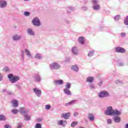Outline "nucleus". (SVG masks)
Returning a JSON list of instances; mask_svg holds the SVG:
<instances>
[{"label":"nucleus","instance_id":"obj_55","mask_svg":"<svg viewBox=\"0 0 128 128\" xmlns=\"http://www.w3.org/2000/svg\"><path fill=\"white\" fill-rule=\"evenodd\" d=\"M78 114L76 112H75L74 114V116H78Z\"/></svg>","mask_w":128,"mask_h":128},{"label":"nucleus","instance_id":"obj_15","mask_svg":"<svg viewBox=\"0 0 128 128\" xmlns=\"http://www.w3.org/2000/svg\"><path fill=\"white\" fill-rule=\"evenodd\" d=\"M70 116V112L64 113L62 114V118H64V120H68Z\"/></svg>","mask_w":128,"mask_h":128},{"label":"nucleus","instance_id":"obj_60","mask_svg":"<svg viewBox=\"0 0 128 128\" xmlns=\"http://www.w3.org/2000/svg\"><path fill=\"white\" fill-rule=\"evenodd\" d=\"M39 122H42V119H40Z\"/></svg>","mask_w":128,"mask_h":128},{"label":"nucleus","instance_id":"obj_22","mask_svg":"<svg viewBox=\"0 0 128 128\" xmlns=\"http://www.w3.org/2000/svg\"><path fill=\"white\" fill-rule=\"evenodd\" d=\"M76 100H72L68 103H66V104H65V106H72V104H76Z\"/></svg>","mask_w":128,"mask_h":128},{"label":"nucleus","instance_id":"obj_7","mask_svg":"<svg viewBox=\"0 0 128 128\" xmlns=\"http://www.w3.org/2000/svg\"><path fill=\"white\" fill-rule=\"evenodd\" d=\"M115 52H120V54H124L126 50L124 48H122L120 46H117L115 48Z\"/></svg>","mask_w":128,"mask_h":128},{"label":"nucleus","instance_id":"obj_50","mask_svg":"<svg viewBox=\"0 0 128 128\" xmlns=\"http://www.w3.org/2000/svg\"><path fill=\"white\" fill-rule=\"evenodd\" d=\"M20 60L24 62V56H20Z\"/></svg>","mask_w":128,"mask_h":128},{"label":"nucleus","instance_id":"obj_5","mask_svg":"<svg viewBox=\"0 0 128 128\" xmlns=\"http://www.w3.org/2000/svg\"><path fill=\"white\" fill-rule=\"evenodd\" d=\"M98 96L100 98H104L110 96V94L106 90H102L98 94Z\"/></svg>","mask_w":128,"mask_h":128},{"label":"nucleus","instance_id":"obj_12","mask_svg":"<svg viewBox=\"0 0 128 128\" xmlns=\"http://www.w3.org/2000/svg\"><path fill=\"white\" fill-rule=\"evenodd\" d=\"M12 40L14 42H18L22 40V35L15 34L12 37Z\"/></svg>","mask_w":128,"mask_h":128},{"label":"nucleus","instance_id":"obj_34","mask_svg":"<svg viewBox=\"0 0 128 128\" xmlns=\"http://www.w3.org/2000/svg\"><path fill=\"white\" fill-rule=\"evenodd\" d=\"M124 24L126 26H128V16L126 17L124 20Z\"/></svg>","mask_w":128,"mask_h":128},{"label":"nucleus","instance_id":"obj_43","mask_svg":"<svg viewBox=\"0 0 128 128\" xmlns=\"http://www.w3.org/2000/svg\"><path fill=\"white\" fill-rule=\"evenodd\" d=\"M112 119L107 120V124H112Z\"/></svg>","mask_w":128,"mask_h":128},{"label":"nucleus","instance_id":"obj_11","mask_svg":"<svg viewBox=\"0 0 128 128\" xmlns=\"http://www.w3.org/2000/svg\"><path fill=\"white\" fill-rule=\"evenodd\" d=\"M71 52L74 56H78V47H72L71 49Z\"/></svg>","mask_w":128,"mask_h":128},{"label":"nucleus","instance_id":"obj_54","mask_svg":"<svg viewBox=\"0 0 128 128\" xmlns=\"http://www.w3.org/2000/svg\"><path fill=\"white\" fill-rule=\"evenodd\" d=\"M22 128V126L21 124H18L17 128Z\"/></svg>","mask_w":128,"mask_h":128},{"label":"nucleus","instance_id":"obj_44","mask_svg":"<svg viewBox=\"0 0 128 128\" xmlns=\"http://www.w3.org/2000/svg\"><path fill=\"white\" fill-rule=\"evenodd\" d=\"M4 128H12V126H10V125L8 124H6L4 126Z\"/></svg>","mask_w":128,"mask_h":128},{"label":"nucleus","instance_id":"obj_53","mask_svg":"<svg viewBox=\"0 0 128 128\" xmlns=\"http://www.w3.org/2000/svg\"><path fill=\"white\" fill-rule=\"evenodd\" d=\"M70 58H66V62H70Z\"/></svg>","mask_w":128,"mask_h":128},{"label":"nucleus","instance_id":"obj_4","mask_svg":"<svg viewBox=\"0 0 128 128\" xmlns=\"http://www.w3.org/2000/svg\"><path fill=\"white\" fill-rule=\"evenodd\" d=\"M49 66L51 70H58L60 68V65L58 62L51 63Z\"/></svg>","mask_w":128,"mask_h":128},{"label":"nucleus","instance_id":"obj_58","mask_svg":"<svg viewBox=\"0 0 128 128\" xmlns=\"http://www.w3.org/2000/svg\"><path fill=\"white\" fill-rule=\"evenodd\" d=\"M2 91L4 92H6V89H3V90H2Z\"/></svg>","mask_w":128,"mask_h":128},{"label":"nucleus","instance_id":"obj_47","mask_svg":"<svg viewBox=\"0 0 128 128\" xmlns=\"http://www.w3.org/2000/svg\"><path fill=\"white\" fill-rule=\"evenodd\" d=\"M82 10H88V8L87 6H84L82 8Z\"/></svg>","mask_w":128,"mask_h":128},{"label":"nucleus","instance_id":"obj_2","mask_svg":"<svg viewBox=\"0 0 128 128\" xmlns=\"http://www.w3.org/2000/svg\"><path fill=\"white\" fill-rule=\"evenodd\" d=\"M28 109H26L24 107L20 108V112L21 114H23L24 120H30V116L28 114Z\"/></svg>","mask_w":128,"mask_h":128},{"label":"nucleus","instance_id":"obj_19","mask_svg":"<svg viewBox=\"0 0 128 128\" xmlns=\"http://www.w3.org/2000/svg\"><path fill=\"white\" fill-rule=\"evenodd\" d=\"M64 92L65 94H66L67 96H72V92H70V89L64 88Z\"/></svg>","mask_w":128,"mask_h":128},{"label":"nucleus","instance_id":"obj_42","mask_svg":"<svg viewBox=\"0 0 128 128\" xmlns=\"http://www.w3.org/2000/svg\"><path fill=\"white\" fill-rule=\"evenodd\" d=\"M12 114H18V110H16V109H13L12 110Z\"/></svg>","mask_w":128,"mask_h":128},{"label":"nucleus","instance_id":"obj_31","mask_svg":"<svg viewBox=\"0 0 128 128\" xmlns=\"http://www.w3.org/2000/svg\"><path fill=\"white\" fill-rule=\"evenodd\" d=\"M120 19V15H116V16L114 17V20L116 21V22H118V21Z\"/></svg>","mask_w":128,"mask_h":128},{"label":"nucleus","instance_id":"obj_57","mask_svg":"<svg viewBox=\"0 0 128 128\" xmlns=\"http://www.w3.org/2000/svg\"><path fill=\"white\" fill-rule=\"evenodd\" d=\"M125 128H128V123L125 124Z\"/></svg>","mask_w":128,"mask_h":128},{"label":"nucleus","instance_id":"obj_6","mask_svg":"<svg viewBox=\"0 0 128 128\" xmlns=\"http://www.w3.org/2000/svg\"><path fill=\"white\" fill-rule=\"evenodd\" d=\"M32 24L34 26H42V23L40 22V18L38 17H35L33 18L32 21Z\"/></svg>","mask_w":128,"mask_h":128},{"label":"nucleus","instance_id":"obj_62","mask_svg":"<svg viewBox=\"0 0 128 128\" xmlns=\"http://www.w3.org/2000/svg\"><path fill=\"white\" fill-rule=\"evenodd\" d=\"M65 122H66V121H65Z\"/></svg>","mask_w":128,"mask_h":128},{"label":"nucleus","instance_id":"obj_28","mask_svg":"<svg viewBox=\"0 0 128 128\" xmlns=\"http://www.w3.org/2000/svg\"><path fill=\"white\" fill-rule=\"evenodd\" d=\"M89 88H90V90H96V86L92 83L89 84Z\"/></svg>","mask_w":128,"mask_h":128},{"label":"nucleus","instance_id":"obj_46","mask_svg":"<svg viewBox=\"0 0 128 128\" xmlns=\"http://www.w3.org/2000/svg\"><path fill=\"white\" fill-rule=\"evenodd\" d=\"M64 124V121L62 120H60L58 122V126H62Z\"/></svg>","mask_w":128,"mask_h":128},{"label":"nucleus","instance_id":"obj_36","mask_svg":"<svg viewBox=\"0 0 128 128\" xmlns=\"http://www.w3.org/2000/svg\"><path fill=\"white\" fill-rule=\"evenodd\" d=\"M34 128H42V124L40 123L36 124Z\"/></svg>","mask_w":128,"mask_h":128},{"label":"nucleus","instance_id":"obj_27","mask_svg":"<svg viewBox=\"0 0 128 128\" xmlns=\"http://www.w3.org/2000/svg\"><path fill=\"white\" fill-rule=\"evenodd\" d=\"M12 104L14 106L15 108H16V106H18V101L16 100H13L12 101Z\"/></svg>","mask_w":128,"mask_h":128},{"label":"nucleus","instance_id":"obj_56","mask_svg":"<svg viewBox=\"0 0 128 128\" xmlns=\"http://www.w3.org/2000/svg\"><path fill=\"white\" fill-rule=\"evenodd\" d=\"M66 24H70V22L69 20H66Z\"/></svg>","mask_w":128,"mask_h":128},{"label":"nucleus","instance_id":"obj_20","mask_svg":"<svg viewBox=\"0 0 128 128\" xmlns=\"http://www.w3.org/2000/svg\"><path fill=\"white\" fill-rule=\"evenodd\" d=\"M6 6V2L3 0L0 1V8H4Z\"/></svg>","mask_w":128,"mask_h":128},{"label":"nucleus","instance_id":"obj_40","mask_svg":"<svg viewBox=\"0 0 128 128\" xmlns=\"http://www.w3.org/2000/svg\"><path fill=\"white\" fill-rule=\"evenodd\" d=\"M116 84H122V82L120 81V80H116L115 82Z\"/></svg>","mask_w":128,"mask_h":128},{"label":"nucleus","instance_id":"obj_29","mask_svg":"<svg viewBox=\"0 0 128 128\" xmlns=\"http://www.w3.org/2000/svg\"><path fill=\"white\" fill-rule=\"evenodd\" d=\"M91 2L93 6H96L98 4V0H91Z\"/></svg>","mask_w":128,"mask_h":128},{"label":"nucleus","instance_id":"obj_16","mask_svg":"<svg viewBox=\"0 0 128 128\" xmlns=\"http://www.w3.org/2000/svg\"><path fill=\"white\" fill-rule=\"evenodd\" d=\"M94 78L92 76H89L86 79V82H88L89 84H92L94 82Z\"/></svg>","mask_w":128,"mask_h":128},{"label":"nucleus","instance_id":"obj_32","mask_svg":"<svg viewBox=\"0 0 128 128\" xmlns=\"http://www.w3.org/2000/svg\"><path fill=\"white\" fill-rule=\"evenodd\" d=\"M71 86H72V84L70 82L66 84L65 86L66 88H67L68 90H70V88Z\"/></svg>","mask_w":128,"mask_h":128},{"label":"nucleus","instance_id":"obj_8","mask_svg":"<svg viewBox=\"0 0 128 128\" xmlns=\"http://www.w3.org/2000/svg\"><path fill=\"white\" fill-rule=\"evenodd\" d=\"M34 81L36 82H42V78L39 74H36L32 76Z\"/></svg>","mask_w":128,"mask_h":128},{"label":"nucleus","instance_id":"obj_33","mask_svg":"<svg viewBox=\"0 0 128 128\" xmlns=\"http://www.w3.org/2000/svg\"><path fill=\"white\" fill-rule=\"evenodd\" d=\"M6 120V118L2 114L0 115V122Z\"/></svg>","mask_w":128,"mask_h":128},{"label":"nucleus","instance_id":"obj_37","mask_svg":"<svg viewBox=\"0 0 128 128\" xmlns=\"http://www.w3.org/2000/svg\"><path fill=\"white\" fill-rule=\"evenodd\" d=\"M4 72H10V68L6 66L3 68Z\"/></svg>","mask_w":128,"mask_h":128},{"label":"nucleus","instance_id":"obj_48","mask_svg":"<svg viewBox=\"0 0 128 128\" xmlns=\"http://www.w3.org/2000/svg\"><path fill=\"white\" fill-rule=\"evenodd\" d=\"M20 54V56H24V50H21Z\"/></svg>","mask_w":128,"mask_h":128},{"label":"nucleus","instance_id":"obj_61","mask_svg":"<svg viewBox=\"0 0 128 128\" xmlns=\"http://www.w3.org/2000/svg\"><path fill=\"white\" fill-rule=\"evenodd\" d=\"M8 94H10V93H8Z\"/></svg>","mask_w":128,"mask_h":128},{"label":"nucleus","instance_id":"obj_59","mask_svg":"<svg viewBox=\"0 0 128 128\" xmlns=\"http://www.w3.org/2000/svg\"><path fill=\"white\" fill-rule=\"evenodd\" d=\"M24 0V2H30V0Z\"/></svg>","mask_w":128,"mask_h":128},{"label":"nucleus","instance_id":"obj_38","mask_svg":"<svg viewBox=\"0 0 128 128\" xmlns=\"http://www.w3.org/2000/svg\"><path fill=\"white\" fill-rule=\"evenodd\" d=\"M30 12L28 11H26L24 12V15L25 16H30Z\"/></svg>","mask_w":128,"mask_h":128},{"label":"nucleus","instance_id":"obj_26","mask_svg":"<svg viewBox=\"0 0 128 128\" xmlns=\"http://www.w3.org/2000/svg\"><path fill=\"white\" fill-rule=\"evenodd\" d=\"M34 58L37 60H42V56L40 54H36Z\"/></svg>","mask_w":128,"mask_h":128},{"label":"nucleus","instance_id":"obj_35","mask_svg":"<svg viewBox=\"0 0 128 128\" xmlns=\"http://www.w3.org/2000/svg\"><path fill=\"white\" fill-rule=\"evenodd\" d=\"M78 124L77 122H73L71 124V126L72 128H74L76 126H77V124Z\"/></svg>","mask_w":128,"mask_h":128},{"label":"nucleus","instance_id":"obj_24","mask_svg":"<svg viewBox=\"0 0 128 128\" xmlns=\"http://www.w3.org/2000/svg\"><path fill=\"white\" fill-rule=\"evenodd\" d=\"M74 10V7L71 6H68L67 8V14H70V12Z\"/></svg>","mask_w":128,"mask_h":128},{"label":"nucleus","instance_id":"obj_39","mask_svg":"<svg viewBox=\"0 0 128 128\" xmlns=\"http://www.w3.org/2000/svg\"><path fill=\"white\" fill-rule=\"evenodd\" d=\"M15 86L18 88V90H22V86H20V84H15Z\"/></svg>","mask_w":128,"mask_h":128},{"label":"nucleus","instance_id":"obj_23","mask_svg":"<svg viewBox=\"0 0 128 128\" xmlns=\"http://www.w3.org/2000/svg\"><path fill=\"white\" fill-rule=\"evenodd\" d=\"M88 118L90 120V122H93V120H94V114H88Z\"/></svg>","mask_w":128,"mask_h":128},{"label":"nucleus","instance_id":"obj_9","mask_svg":"<svg viewBox=\"0 0 128 128\" xmlns=\"http://www.w3.org/2000/svg\"><path fill=\"white\" fill-rule=\"evenodd\" d=\"M27 34L28 36H34L36 34V32H34V29L32 28H28L27 29Z\"/></svg>","mask_w":128,"mask_h":128},{"label":"nucleus","instance_id":"obj_1","mask_svg":"<svg viewBox=\"0 0 128 128\" xmlns=\"http://www.w3.org/2000/svg\"><path fill=\"white\" fill-rule=\"evenodd\" d=\"M122 112V110L117 109L114 110L112 108V106H110L106 108L104 114L106 116H121Z\"/></svg>","mask_w":128,"mask_h":128},{"label":"nucleus","instance_id":"obj_41","mask_svg":"<svg viewBox=\"0 0 128 128\" xmlns=\"http://www.w3.org/2000/svg\"><path fill=\"white\" fill-rule=\"evenodd\" d=\"M50 108H52V106L50 104H47L45 106L46 110H50Z\"/></svg>","mask_w":128,"mask_h":128},{"label":"nucleus","instance_id":"obj_49","mask_svg":"<svg viewBox=\"0 0 128 128\" xmlns=\"http://www.w3.org/2000/svg\"><path fill=\"white\" fill-rule=\"evenodd\" d=\"M126 34L124 32H122L120 34V36H122V38H124V36H126Z\"/></svg>","mask_w":128,"mask_h":128},{"label":"nucleus","instance_id":"obj_30","mask_svg":"<svg viewBox=\"0 0 128 128\" xmlns=\"http://www.w3.org/2000/svg\"><path fill=\"white\" fill-rule=\"evenodd\" d=\"M94 50H90L88 54V56L92 57L94 56Z\"/></svg>","mask_w":128,"mask_h":128},{"label":"nucleus","instance_id":"obj_13","mask_svg":"<svg viewBox=\"0 0 128 128\" xmlns=\"http://www.w3.org/2000/svg\"><path fill=\"white\" fill-rule=\"evenodd\" d=\"M114 117L113 118V120L114 122H116V124H118V122H120L122 120V118L120 116H113Z\"/></svg>","mask_w":128,"mask_h":128},{"label":"nucleus","instance_id":"obj_25","mask_svg":"<svg viewBox=\"0 0 128 128\" xmlns=\"http://www.w3.org/2000/svg\"><path fill=\"white\" fill-rule=\"evenodd\" d=\"M25 52L28 57H29L30 58H32V54H30V50H28L25 49Z\"/></svg>","mask_w":128,"mask_h":128},{"label":"nucleus","instance_id":"obj_51","mask_svg":"<svg viewBox=\"0 0 128 128\" xmlns=\"http://www.w3.org/2000/svg\"><path fill=\"white\" fill-rule=\"evenodd\" d=\"M102 85V80L100 81L98 83V86H101Z\"/></svg>","mask_w":128,"mask_h":128},{"label":"nucleus","instance_id":"obj_14","mask_svg":"<svg viewBox=\"0 0 128 128\" xmlns=\"http://www.w3.org/2000/svg\"><path fill=\"white\" fill-rule=\"evenodd\" d=\"M54 86H62L64 84V80H56L54 81Z\"/></svg>","mask_w":128,"mask_h":128},{"label":"nucleus","instance_id":"obj_10","mask_svg":"<svg viewBox=\"0 0 128 128\" xmlns=\"http://www.w3.org/2000/svg\"><path fill=\"white\" fill-rule=\"evenodd\" d=\"M33 92H34V94L38 98H40L42 96V90H40L38 89V88H34Z\"/></svg>","mask_w":128,"mask_h":128},{"label":"nucleus","instance_id":"obj_17","mask_svg":"<svg viewBox=\"0 0 128 128\" xmlns=\"http://www.w3.org/2000/svg\"><path fill=\"white\" fill-rule=\"evenodd\" d=\"M78 42L81 44H84V37L80 36L78 38Z\"/></svg>","mask_w":128,"mask_h":128},{"label":"nucleus","instance_id":"obj_3","mask_svg":"<svg viewBox=\"0 0 128 128\" xmlns=\"http://www.w3.org/2000/svg\"><path fill=\"white\" fill-rule=\"evenodd\" d=\"M8 78H9L10 82L11 84H14L16 82L20 80V76H14L13 74H10L8 75Z\"/></svg>","mask_w":128,"mask_h":128},{"label":"nucleus","instance_id":"obj_18","mask_svg":"<svg viewBox=\"0 0 128 128\" xmlns=\"http://www.w3.org/2000/svg\"><path fill=\"white\" fill-rule=\"evenodd\" d=\"M92 8L94 10H100V6L98 4L93 5Z\"/></svg>","mask_w":128,"mask_h":128},{"label":"nucleus","instance_id":"obj_45","mask_svg":"<svg viewBox=\"0 0 128 128\" xmlns=\"http://www.w3.org/2000/svg\"><path fill=\"white\" fill-rule=\"evenodd\" d=\"M118 66H124V62H118Z\"/></svg>","mask_w":128,"mask_h":128},{"label":"nucleus","instance_id":"obj_21","mask_svg":"<svg viewBox=\"0 0 128 128\" xmlns=\"http://www.w3.org/2000/svg\"><path fill=\"white\" fill-rule=\"evenodd\" d=\"M71 68L72 70H74V72H78V70L80 69V68H78V66L76 65L72 66L71 67Z\"/></svg>","mask_w":128,"mask_h":128},{"label":"nucleus","instance_id":"obj_52","mask_svg":"<svg viewBox=\"0 0 128 128\" xmlns=\"http://www.w3.org/2000/svg\"><path fill=\"white\" fill-rule=\"evenodd\" d=\"M4 78V77L2 76V75L0 74V82H2Z\"/></svg>","mask_w":128,"mask_h":128}]
</instances>
